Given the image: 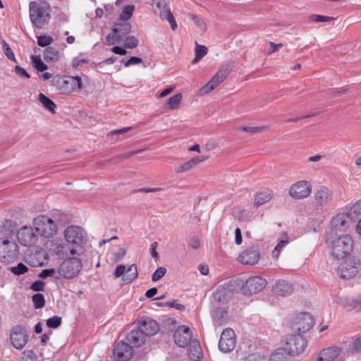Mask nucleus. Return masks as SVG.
I'll list each match as a JSON object with an SVG mask.
<instances>
[{
	"label": "nucleus",
	"instance_id": "obj_14",
	"mask_svg": "<svg viewBox=\"0 0 361 361\" xmlns=\"http://www.w3.org/2000/svg\"><path fill=\"white\" fill-rule=\"evenodd\" d=\"M231 71V68L229 66H226L219 69L212 79L201 89V92L203 94H207L213 90L228 77Z\"/></svg>",
	"mask_w": 361,
	"mask_h": 361
},
{
	"label": "nucleus",
	"instance_id": "obj_10",
	"mask_svg": "<svg viewBox=\"0 0 361 361\" xmlns=\"http://www.w3.org/2000/svg\"><path fill=\"white\" fill-rule=\"evenodd\" d=\"M307 341L300 334L290 336L286 343V348L290 355H298L302 353L307 346Z\"/></svg>",
	"mask_w": 361,
	"mask_h": 361
},
{
	"label": "nucleus",
	"instance_id": "obj_24",
	"mask_svg": "<svg viewBox=\"0 0 361 361\" xmlns=\"http://www.w3.org/2000/svg\"><path fill=\"white\" fill-rule=\"evenodd\" d=\"M138 329L146 338L147 336H152L158 332L159 324L154 320L149 319L140 322Z\"/></svg>",
	"mask_w": 361,
	"mask_h": 361
},
{
	"label": "nucleus",
	"instance_id": "obj_9",
	"mask_svg": "<svg viewBox=\"0 0 361 361\" xmlns=\"http://www.w3.org/2000/svg\"><path fill=\"white\" fill-rule=\"evenodd\" d=\"M38 233L35 228L32 226H24L21 227L17 233L18 242L23 246L31 247L38 240Z\"/></svg>",
	"mask_w": 361,
	"mask_h": 361
},
{
	"label": "nucleus",
	"instance_id": "obj_33",
	"mask_svg": "<svg viewBox=\"0 0 361 361\" xmlns=\"http://www.w3.org/2000/svg\"><path fill=\"white\" fill-rule=\"evenodd\" d=\"M38 99L46 109H47L51 114L56 113L55 109H56V105L51 99L47 97L44 94L40 93L38 96Z\"/></svg>",
	"mask_w": 361,
	"mask_h": 361
},
{
	"label": "nucleus",
	"instance_id": "obj_62",
	"mask_svg": "<svg viewBox=\"0 0 361 361\" xmlns=\"http://www.w3.org/2000/svg\"><path fill=\"white\" fill-rule=\"evenodd\" d=\"M243 242L241 231L239 228L235 230V243L237 245H240Z\"/></svg>",
	"mask_w": 361,
	"mask_h": 361
},
{
	"label": "nucleus",
	"instance_id": "obj_42",
	"mask_svg": "<svg viewBox=\"0 0 361 361\" xmlns=\"http://www.w3.org/2000/svg\"><path fill=\"white\" fill-rule=\"evenodd\" d=\"M139 41L134 36H128L124 41V47L128 49H133L138 46Z\"/></svg>",
	"mask_w": 361,
	"mask_h": 361
},
{
	"label": "nucleus",
	"instance_id": "obj_31",
	"mask_svg": "<svg viewBox=\"0 0 361 361\" xmlns=\"http://www.w3.org/2000/svg\"><path fill=\"white\" fill-rule=\"evenodd\" d=\"M43 57L47 63H54L59 60L60 54L54 47H47L44 51Z\"/></svg>",
	"mask_w": 361,
	"mask_h": 361
},
{
	"label": "nucleus",
	"instance_id": "obj_13",
	"mask_svg": "<svg viewBox=\"0 0 361 361\" xmlns=\"http://www.w3.org/2000/svg\"><path fill=\"white\" fill-rule=\"evenodd\" d=\"M267 281L261 276H255L247 279L242 286V290L245 295H252L261 291L265 288Z\"/></svg>",
	"mask_w": 361,
	"mask_h": 361
},
{
	"label": "nucleus",
	"instance_id": "obj_50",
	"mask_svg": "<svg viewBox=\"0 0 361 361\" xmlns=\"http://www.w3.org/2000/svg\"><path fill=\"white\" fill-rule=\"evenodd\" d=\"M56 273L58 272L57 270L55 269H46L40 272V274H39V277L46 279L49 276H55L56 279H58L59 277L55 276Z\"/></svg>",
	"mask_w": 361,
	"mask_h": 361
},
{
	"label": "nucleus",
	"instance_id": "obj_6",
	"mask_svg": "<svg viewBox=\"0 0 361 361\" xmlns=\"http://www.w3.org/2000/svg\"><path fill=\"white\" fill-rule=\"evenodd\" d=\"M353 240L349 235H343L333 242L332 255L336 259L345 257L352 250Z\"/></svg>",
	"mask_w": 361,
	"mask_h": 361
},
{
	"label": "nucleus",
	"instance_id": "obj_48",
	"mask_svg": "<svg viewBox=\"0 0 361 361\" xmlns=\"http://www.w3.org/2000/svg\"><path fill=\"white\" fill-rule=\"evenodd\" d=\"M37 356L31 350H25L21 357L22 361H36Z\"/></svg>",
	"mask_w": 361,
	"mask_h": 361
},
{
	"label": "nucleus",
	"instance_id": "obj_41",
	"mask_svg": "<svg viewBox=\"0 0 361 361\" xmlns=\"http://www.w3.org/2000/svg\"><path fill=\"white\" fill-rule=\"evenodd\" d=\"M2 48H3V50H4V53L8 59H9V60H11L12 61L16 62L14 53L12 51L11 48L10 47L9 44L6 42L3 41V42H2Z\"/></svg>",
	"mask_w": 361,
	"mask_h": 361
},
{
	"label": "nucleus",
	"instance_id": "obj_26",
	"mask_svg": "<svg viewBox=\"0 0 361 361\" xmlns=\"http://www.w3.org/2000/svg\"><path fill=\"white\" fill-rule=\"evenodd\" d=\"M146 338L138 329H134L126 336L128 343L133 347H140L145 342Z\"/></svg>",
	"mask_w": 361,
	"mask_h": 361
},
{
	"label": "nucleus",
	"instance_id": "obj_38",
	"mask_svg": "<svg viewBox=\"0 0 361 361\" xmlns=\"http://www.w3.org/2000/svg\"><path fill=\"white\" fill-rule=\"evenodd\" d=\"M30 59L34 68L38 71L42 72L48 68L47 66L44 63L39 56L32 55Z\"/></svg>",
	"mask_w": 361,
	"mask_h": 361
},
{
	"label": "nucleus",
	"instance_id": "obj_8",
	"mask_svg": "<svg viewBox=\"0 0 361 361\" xmlns=\"http://www.w3.org/2000/svg\"><path fill=\"white\" fill-rule=\"evenodd\" d=\"M334 192L326 186H320L314 191V200L317 210H322L329 205L334 201Z\"/></svg>",
	"mask_w": 361,
	"mask_h": 361
},
{
	"label": "nucleus",
	"instance_id": "obj_44",
	"mask_svg": "<svg viewBox=\"0 0 361 361\" xmlns=\"http://www.w3.org/2000/svg\"><path fill=\"white\" fill-rule=\"evenodd\" d=\"M53 42V38L47 35H41L37 37V44L39 47H47L51 44Z\"/></svg>",
	"mask_w": 361,
	"mask_h": 361
},
{
	"label": "nucleus",
	"instance_id": "obj_58",
	"mask_svg": "<svg viewBox=\"0 0 361 361\" xmlns=\"http://www.w3.org/2000/svg\"><path fill=\"white\" fill-rule=\"evenodd\" d=\"M152 4L155 5L159 10L165 9L167 7V0H152Z\"/></svg>",
	"mask_w": 361,
	"mask_h": 361
},
{
	"label": "nucleus",
	"instance_id": "obj_28",
	"mask_svg": "<svg viewBox=\"0 0 361 361\" xmlns=\"http://www.w3.org/2000/svg\"><path fill=\"white\" fill-rule=\"evenodd\" d=\"M274 197V192L271 190H266L264 191L258 192L254 197V204L257 207L261 206L269 202Z\"/></svg>",
	"mask_w": 361,
	"mask_h": 361
},
{
	"label": "nucleus",
	"instance_id": "obj_39",
	"mask_svg": "<svg viewBox=\"0 0 361 361\" xmlns=\"http://www.w3.org/2000/svg\"><path fill=\"white\" fill-rule=\"evenodd\" d=\"M135 8L134 5H128L124 7L123 11L120 14L119 20L126 21L130 19L135 11Z\"/></svg>",
	"mask_w": 361,
	"mask_h": 361
},
{
	"label": "nucleus",
	"instance_id": "obj_60",
	"mask_svg": "<svg viewBox=\"0 0 361 361\" xmlns=\"http://www.w3.org/2000/svg\"><path fill=\"white\" fill-rule=\"evenodd\" d=\"M200 245V242L198 238L193 237L188 243V247L192 249H197Z\"/></svg>",
	"mask_w": 361,
	"mask_h": 361
},
{
	"label": "nucleus",
	"instance_id": "obj_47",
	"mask_svg": "<svg viewBox=\"0 0 361 361\" xmlns=\"http://www.w3.org/2000/svg\"><path fill=\"white\" fill-rule=\"evenodd\" d=\"M166 273V269L165 267H159L152 274V280L155 282L160 280Z\"/></svg>",
	"mask_w": 361,
	"mask_h": 361
},
{
	"label": "nucleus",
	"instance_id": "obj_18",
	"mask_svg": "<svg viewBox=\"0 0 361 361\" xmlns=\"http://www.w3.org/2000/svg\"><path fill=\"white\" fill-rule=\"evenodd\" d=\"M133 346L124 341H120L114 350V356L118 361H128L133 355Z\"/></svg>",
	"mask_w": 361,
	"mask_h": 361
},
{
	"label": "nucleus",
	"instance_id": "obj_49",
	"mask_svg": "<svg viewBox=\"0 0 361 361\" xmlns=\"http://www.w3.org/2000/svg\"><path fill=\"white\" fill-rule=\"evenodd\" d=\"M71 84L73 85V92L77 87L78 90L83 88L81 77L80 76H71Z\"/></svg>",
	"mask_w": 361,
	"mask_h": 361
},
{
	"label": "nucleus",
	"instance_id": "obj_34",
	"mask_svg": "<svg viewBox=\"0 0 361 361\" xmlns=\"http://www.w3.org/2000/svg\"><path fill=\"white\" fill-rule=\"evenodd\" d=\"M159 11L160 18L162 20H167L171 25V29L175 30L177 28V24L169 7L167 6L165 9L159 10Z\"/></svg>",
	"mask_w": 361,
	"mask_h": 361
},
{
	"label": "nucleus",
	"instance_id": "obj_5",
	"mask_svg": "<svg viewBox=\"0 0 361 361\" xmlns=\"http://www.w3.org/2000/svg\"><path fill=\"white\" fill-rule=\"evenodd\" d=\"M82 267V262L77 257H71L64 260L58 267V274L67 279H73L78 275Z\"/></svg>",
	"mask_w": 361,
	"mask_h": 361
},
{
	"label": "nucleus",
	"instance_id": "obj_55",
	"mask_svg": "<svg viewBox=\"0 0 361 361\" xmlns=\"http://www.w3.org/2000/svg\"><path fill=\"white\" fill-rule=\"evenodd\" d=\"M311 20L314 22L319 23V22L330 21V20H333V18L325 16H320V15H312L311 16Z\"/></svg>",
	"mask_w": 361,
	"mask_h": 361
},
{
	"label": "nucleus",
	"instance_id": "obj_45",
	"mask_svg": "<svg viewBox=\"0 0 361 361\" xmlns=\"http://www.w3.org/2000/svg\"><path fill=\"white\" fill-rule=\"evenodd\" d=\"M10 270L14 274L20 275L26 273L28 269L24 264L19 263L16 267H11Z\"/></svg>",
	"mask_w": 361,
	"mask_h": 361
},
{
	"label": "nucleus",
	"instance_id": "obj_57",
	"mask_svg": "<svg viewBox=\"0 0 361 361\" xmlns=\"http://www.w3.org/2000/svg\"><path fill=\"white\" fill-rule=\"evenodd\" d=\"M44 283L42 281H36L31 285V289L35 291L44 290Z\"/></svg>",
	"mask_w": 361,
	"mask_h": 361
},
{
	"label": "nucleus",
	"instance_id": "obj_36",
	"mask_svg": "<svg viewBox=\"0 0 361 361\" xmlns=\"http://www.w3.org/2000/svg\"><path fill=\"white\" fill-rule=\"evenodd\" d=\"M183 99V95L181 93H178L171 97H170L166 103V106L170 109H177Z\"/></svg>",
	"mask_w": 361,
	"mask_h": 361
},
{
	"label": "nucleus",
	"instance_id": "obj_30",
	"mask_svg": "<svg viewBox=\"0 0 361 361\" xmlns=\"http://www.w3.org/2000/svg\"><path fill=\"white\" fill-rule=\"evenodd\" d=\"M137 276L138 271L137 266L135 264H133L126 270L125 274L122 278V281L124 283L128 284L135 280Z\"/></svg>",
	"mask_w": 361,
	"mask_h": 361
},
{
	"label": "nucleus",
	"instance_id": "obj_40",
	"mask_svg": "<svg viewBox=\"0 0 361 361\" xmlns=\"http://www.w3.org/2000/svg\"><path fill=\"white\" fill-rule=\"evenodd\" d=\"M32 300L35 309H40L44 306V297L42 293H35L33 295Z\"/></svg>",
	"mask_w": 361,
	"mask_h": 361
},
{
	"label": "nucleus",
	"instance_id": "obj_54",
	"mask_svg": "<svg viewBox=\"0 0 361 361\" xmlns=\"http://www.w3.org/2000/svg\"><path fill=\"white\" fill-rule=\"evenodd\" d=\"M142 62V59L137 56H132L128 60H127L124 65L126 67H128L132 65L139 64Z\"/></svg>",
	"mask_w": 361,
	"mask_h": 361
},
{
	"label": "nucleus",
	"instance_id": "obj_63",
	"mask_svg": "<svg viewBox=\"0 0 361 361\" xmlns=\"http://www.w3.org/2000/svg\"><path fill=\"white\" fill-rule=\"evenodd\" d=\"M166 305H167L169 307L176 308L179 310H182L184 309V306L181 304L177 303L175 301H169L166 302Z\"/></svg>",
	"mask_w": 361,
	"mask_h": 361
},
{
	"label": "nucleus",
	"instance_id": "obj_27",
	"mask_svg": "<svg viewBox=\"0 0 361 361\" xmlns=\"http://www.w3.org/2000/svg\"><path fill=\"white\" fill-rule=\"evenodd\" d=\"M207 159H208V157H207V156L195 157L192 158L191 159H190L189 161L184 163L183 164L179 166L176 169V172L177 173H180L187 171L192 169L193 167H195L199 163L204 161Z\"/></svg>",
	"mask_w": 361,
	"mask_h": 361
},
{
	"label": "nucleus",
	"instance_id": "obj_22",
	"mask_svg": "<svg viewBox=\"0 0 361 361\" xmlns=\"http://www.w3.org/2000/svg\"><path fill=\"white\" fill-rule=\"evenodd\" d=\"M52 83L57 90L62 94H69L73 92V85L71 84V76L69 77H54Z\"/></svg>",
	"mask_w": 361,
	"mask_h": 361
},
{
	"label": "nucleus",
	"instance_id": "obj_56",
	"mask_svg": "<svg viewBox=\"0 0 361 361\" xmlns=\"http://www.w3.org/2000/svg\"><path fill=\"white\" fill-rule=\"evenodd\" d=\"M126 270V267L125 265L119 264L118 266H117L115 269V271H114L115 278H119L121 276H123V275L125 274Z\"/></svg>",
	"mask_w": 361,
	"mask_h": 361
},
{
	"label": "nucleus",
	"instance_id": "obj_61",
	"mask_svg": "<svg viewBox=\"0 0 361 361\" xmlns=\"http://www.w3.org/2000/svg\"><path fill=\"white\" fill-rule=\"evenodd\" d=\"M111 51L114 54H119L121 56L126 55L127 54V51L126 50L125 47L123 48L119 46H115L111 49Z\"/></svg>",
	"mask_w": 361,
	"mask_h": 361
},
{
	"label": "nucleus",
	"instance_id": "obj_7",
	"mask_svg": "<svg viewBox=\"0 0 361 361\" xmlns=\"http://www.w3.org/2000/svg\"><path fill=\"white\" fill-rule=\"evenodd\" d=\"M130 30L131 25L130 23L120 20L112 28V32L106 36V42L109 45L120 42L130 32Z\"/></svg>",
	"mask_w": 361,
	"mask_h": 361
},
{
	"label": "nucleus",
	"instance_id": "obj_37",
	"mask_svg": "<svg viewBox=\"0 0 361 361\" xmlns=\"http://www.w3.org/2000/svg\"><path fill=\"white\" fill-rule=\"evenodd\" d=\"M269 361H289L286 350L283 348L278 349L274 353L271 354Z\"/></svg>",
	"mask_w": 361,
	"mask_h": 361
},
{
	"label": "nucleus",
	"instance_id": "obj_29",
	"mask_svg": "<svg viewBox=\"0 0 361 361\" xmlns=\"http://www.w3.org/2000/svg\"><path fill=\"white\" fill-rule=\"evenodd\" d=\"M273 290L276 294L284 296L290 294L293 289L291 285L288 282L285 280H279L274 286Z\"/></svg>",
	"mask_w": 361,
	"mask_h": 361
},
{
	"label": "nucleus",
	"instance_id": "obj_17",
	"mask_svg": "<svg viewBox=\"0 0 361 361\" xmlns=\"http://www.w3.org/2000/svg\"><path fill=\"white\" fill-rule=\"evenodd\" d=\"M11 340L16 348L22 349L28 341V335L25 329L22 326L13 327L11 333Z\"/></svg>",
	"mask_w": 361,
	"mask_h": 361
},
{
	"label": "nucleus",
	"instance_id": "obj_35",
	"mask_svg": "<svg viewBox=\"0 0 361 361\" xmlns=\"http://www.w3.org/2000/svg\"><path fill=\"white\" fill-rule=\"evenodd\" d=\"M195 56L192 60V63H198L208 52V49L204 45H200L195 42Z\"/></svg>",
	"mask_w": 361,
	"mask_h": 361
},
{
	"label": "nucleus",
	"instance_id": "obj_59",
	"mask_svg": "<svg viewBox=\"0 0 361 361\" xmlns=\"http://www.w3.org/2000/svg\"><path fill=\"white\" fill-rule=\"evenodd\" d=\"M354 214L361 215V200L356 202L350 209Z\"/></svg>",
	"mask_w": 361,
	"mask_h": 361
},
{
	"label": "nucleus",
	"instance_id": "obj_21",
	"mask_svg": "<svg viewBox=\"0 0 361 361\" xmlns=\"http://www.w3.org/2000/svg\"><path fill=\"white\" fill-rule=\"evenodd\" d=\"M231 286L230 283L219 286L213 293L214 300L221 303L228 302L233 295Z\"/></svg>",
	"mask_w": 361,
	"mask_h": 361
},
{
	"label": "nucleus",
	"instance_id": "obj_23",
	"mask_svg": "<svg viewBox=\"0 0 361 361\" xmlns=\"http://www.w3.org/2000/svg\"><path fill=\"white\" fill-rule=\"evenodd\" d=\"M331 223L336 231H343L348 227L349 216L345 212L338 213L332 218Z\"/></svg>",
	"mask_w": 361,
	"mask_h": 361
},
{
	"label": "nucleus",
	"instance_id": "obj_19",
	"mask_svg": "<svg viewBox=\"0 0 361 361\" xmlns=\"http://www.w3.org/2000/svg\"><path fill=\"white\" fill-rule=\"evenodd\" d=\"M192 335L190 328L181 326L176 330L173 334L175 343L180 347H186L191 340Z\"/></svg>",
	"mask_w": 361,
	"mask_h": 361
},
{
	"label": "nucleus",
	"instance_id": "obj_1",
	"mask_svg": "<svg viewBox=\"0 0 361 361\" xmlns=\"http://www.w3.org/2000/svg\"><path fill=\"white\" fill-rule=\"evenodd\" d=\"M16 223L11 220H6L1 228L4 235L0 238V261L10 263L18 257V246L13 239Z\"/></svg>",
	"mask_w": 361,
	"mask_h": 361
},
{
	"label": "nucleus",
	"instance_id": "obj_11",
	"mask_svg": "<svg viewBox=\"0 0 361 361\" xmlns=\"http://www.w3.org/2000/svg\"><path fill=\"white\" fill-rule=\"evenodd\" d=\"M311 192V183L307 180H300L290 187L288 193L292 198L301 200L307 197Z\"/></svg>",
	"mask_w": 361,
	"mask_h": 361
},
{
	"label": "nucleus",
	"instance_id": "obj_15",
	"mask_svg": "<svg viewBox=\"0 0 361 361\" xmlns=\"http://www.w3.org/2000/svg\"><path fill=\"white\" fill-rule=\"evenodd\" d=\"M313 324L314 319L309 313H300L295 318L292 328L298 333H305Z\"/></svg>",
	"mask_w": 361,
	"mask_h": 361
},
{
	"label": "nucleus",
	"instance_id": "obj_53",
	"mask_svg": "<svg viewBox=\"0 0 361 361\" xmlns=\"http://www.w3.org/2000/svg\"><path fill=\"white\" fill-rule=\"evenodd\" d=\"M15 72L16 73L17 75H18L19 77H23V78H30V74L22 67H20V66H16L15 68Z\"/></svg>",
	"mask_w": 361,
	"mask_h": 361
},
{
	"label": "nucleus",
	"instance_id": "obj_20",
	"mask_svg": "<svg viewBox=\"0 0 361 361\" xmlns=\"http://www.w3.org/2000/svg\"><path fill=\"white\" fill-rule=\"evenodd\" d=\"M259 257L258 250L250 247L243 251L239 255L238 260L243 264L254 265L258 262Z\"/></svg>",
	"mask_w": 361,
	"mask_h": 361
},
{
	"label": "nucleus",
	"instance_id": "obj_2",
	"mask_svg": "<svg viewBox=\"0 0 361 361\" xmlns=\"http://www.w3.org/2000/svg\"><path fill=\"white\" fill-rule=\"evenodd\" d=\"M64 236L68 244L70 253L72 255H80L82 252V244L85 240L86 233L80 226H68L64 232Z\"/></svg>",
	"mask_w": 361,
	"mask_h": 361
},
{
	"label": "nucleus",
	"instance_id": "obj_52",
	"mask_svg": "<svg viewBox=\"0 0 361 361\" xmlns=\"http://www.w3.org/2000/svg\"><path fill=\"white\" fill-rule=\"evenodd\" d=\"M288 243V240H281V241H279L272 252V256L274 257H277L279 255V251L282 249V247H283L286 245H287Z\"/></svg>",
	"mask_w": 361,
	"mask_h": 361
},
{
	"label": "nucleus",
	"instance_id": "obj_4",
	"mask_svg": "<svg viewBox=\"0 0 361 361\" xmlns=\"http://www.w3.org/2000/svg\"><path fill=\"white\" fill-rule=\"evenodd\" d=\"M33 226L35 231L42 237L51 238L57 231L56 223L46 215H40L33 220Z\"/></svg>",
	"mask_w": 361,
	"mask_h": 361
},
{
	"label": "nucleus",
	"instance_id": "obj_25",
	"mask_svg": "<svg viewBox=\"0 0 361 361\" xmlns=\"http://www.w3.org/2000/svg\"><path fill=\"white\" fill-rule=\"evenodd\" d=\"M341 349L338 346H331L324 349L317 358L319 361H334L341 354Z\"/></svg>",
	"mask_w": 361,
	"mask_h": 361
},
{
	"label": "nucleus",
	"instance_id": "obj_64",
	"mask_svg": "<svg viewBox=\"0 0 361 361\" xmlns=\"http://www.w3.org/2000/svg\"><path fill=\"white\" fill-rule=\"evenodd\" d=\"M161 190H162V188H142L139 189L137 191L140 192L148 193V192H159V191H161Z\"/></svg>",
	"mask_w": 361,
	"mask_h": 361
},
{
	"label": "nucleus",
	"instance_id": "obj_3",
	"mask_svg": "<svg viewBox=\"0 0 361 361\" xmlns=\"http://www.w3.org/2000/svg\"><path fill=\"white\" fill-rule=\"evenodd\" d=\"M30 18L37 28H42L50 19V7L47 4L39 5L35 1L29 4Z\"/></svg>",
	"mask_w": 361,
	"mask_h": 361
},
{
	"label": "nucleus",
	"instance_id": "obj_51",
	"mask_svg": "<svg viewBox=\"0 0 361 361\" xmlns=\"http://www.w3.org/2000/svg\"><path fill=\"white\" fill-rule=\"evenodd\" d=\"M189 18L202 30H204L206 27V24L202 19H200L199 17L196 15L190 14Z\"/></svg>",
	"mask_w": 361,
	"mask_h": 361
},
{
	"label": "nucleus",
	"instance_id": "obj_32",
	"mask_svg": "<svg viewBox=\"0 0 361 361\" xmlns=\"http://www.w3.org/2000/svg\"><path fill=\"white\" fill-rule=\"evenodd\" d=\"M188 354L190 360L192 361L198 360L202 357V350L200 343L197 341H192L188 349Z\"/></svg>",
	"mask_w": 361,
	"mask_h": 361
},
{
	"label": "nucleus",
	"instance_id": "obj_16",
	"mask_svg": "<svg viewBox=\"0 0 361 361\" xmlns=\"http://www.w3.org/2000/svg\"><path fill=\"white\" fill-rule=\"evenodd\" d=\"M360 267L359 259L355 258H350L345 260L340 267V276L343 279H350L355 276Z\"/></svg>",
	"mask_w": 361,
	"mask_h": 361
},
{
	"label": "nucleus",
	"instance_id": "obj_43",
	"mask_svg": "<svg viewBox=\"0 0 361 361\" xmlns=\"http://www.w3.org/2000/svg\"><path fill=\"white\" fill-rule=\"evenodd\" d=\"M61 324V318L58 316H54L47 320V326L49 328L56 329Z\"/></svg>",
	"mask_w": 361,
	"mask_h": 361
},
{
	"label": "nucleus",
	"instance_id": "obj_46",
	"mask_svg": "<svg viewBox=\"0 0 361 361\" xmlns=\"http://www.w3.org/2000/svg\"><path fill=\"white\" fill-rule=\"evenodd\" d=\"M240 129L245 132H249L251 133H257L264 132L267 130V127L265 126H243L241 127Z\"/></svg>",
	"mask_w": 361,
	"mask_h": 361
},
{
	"label": "nucleus",
	"instance_id": "obj_12",
	"mask_svg": "<svg viewBox=\"0 0 361 361\" xmlns=\"http://www.w3.org/2000/svg\"><path fill=\"white\" fill-rule=\"evenodd\" d=\"M236 345V338L234 331L227 328L223 331L219 341V350L223 353L232 351Z\"/></svg>",
	"mask_w": 361,
	"mask_h": 361
}]
</instances>
